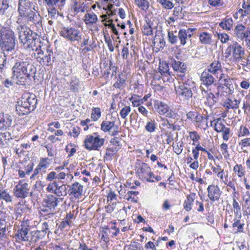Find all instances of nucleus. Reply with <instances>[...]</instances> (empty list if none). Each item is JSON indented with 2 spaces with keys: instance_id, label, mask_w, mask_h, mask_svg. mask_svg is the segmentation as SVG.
<instances>
[{
  "instance_id": "nucleus-7",
  "label": "nucleus",
  "mask_w": 250,
  "mask_h": 250,
  "mask_svg": "<svg viewBox=\"0 0 250 250\" xmlns=\"http://www.w3.org/2000/svg\"><path fill=\"white\" fill-rule=\"evenodd\" d=\"M192 84V82L184 79L178 86L175 87L176 94L184 100H188L193 95L191 90Z\"/></svg>"
},
{
  "instance_id": "nucleus-51",
  "label": "nucleus",
  "mask_w": 250,
  "mask_h": 250,
  "mask_svg": "<svg viewBox=\"0 0 250 250\" xmlns=\"http://www.w3.org/2000/svg\"><path fill=\"white\" fill-rule=\"evenodd\" d=\"M233 170L235 172H237L239 177L241 178L245 175V170L241 165H236L233 167Z\"/></svg>"
},
{
  "instance_id": "nucleus-35",
  "label": "nucleus",
  "mask_w": 250,
  "mask_h": 250,
  "mask_svg": "<svg viewBox=\"0 0 250 250\" xmlns=\"http://www.w3.org/2000/svg\"><path fill=\"white\" fill-rule=\"evenodd\" d=\"M246 29V26L243 24L241 23L238 24L234 29V36L240 39L241 38L244 37V35H243V33Z\"/></svg>"
},
{
  "instance_id": "nucleus-8",
  "label": "nucleus",
  "mask_w": 250,
  "mask_h": 250,
  "mask_svg": "<svg viewBox=\"0 0 250 250\" xmlns=\"http://www.w3.org/2000/svg\"><path fill=\"white\" fill-rule=\"evenodd\" d=\"M60 34L67 40L72 42L80 41L82 39L80 31L73 27H63L61 29Z\"/></svg>"
},
{
  "instance_id": "nucleus-53",
  "label": "nucleus",
  "mask_w": 250,
  "mask_h": 250,
  "mask_svg": "<svg viewBox=\"0 0 250 250\" xmlns=\"http://www.w3.org/2000/svg\"><path fill=\"white\" fill-rule=\"evenodd\" d=\"M145 128L149 132H154L156 129L155 121L151 120L148 122L145 126Z\"/></svg>"
},
{
  "instance_id": "nucleus-16",
  "label": "nucleus",
  "mask_w": 250,
  "mask_h": 250,
  "mask_svg": "<svg viewBox=\"0 0 250 250\" xmlns=\"http://www.w3.org/2000/svg\"><path fill=\"white\" fill-rule=\"evenodd\" d=\"M208 196L211 201H218L221 195V191L217 185H210L207 188Z\"/></svg>"
},
{
  "instance_id": "nucleus-54",
  "label": "nucleus",
  "mask_w": 250,
  "mask_h": 250,
  "mask_svg": "<svg viewBox=\"0 0 250 250\" xmlns=\"http://www.w3.org/2000/svg\"><path fill=\"white\" fill-rule=\"evenodd\" d=\"M130 111V107L129 106H125L121 110L120 112V116L123 119H125L126 118V116L128 115Z\"/></svg>"
},
{
  "instance_id": "nucleus-4",
  "label": "nucleus",
  "mask_w": 250,
  "mask_h": 250,
  "mask_svg": "<svg viewBox=\"0 0 250 250\" xmlns=\"http://www.w3.org/2000/svg\"><path fill=\"white\" fill-rule=\"evenodd\" d=\"M17 23L18 25L16 26V31L18 34L19 39L21 43L25 46L26 44H28V41L32 38L33 35L36 33L31 30L27 26L21 24V19H18Z\"/></svg>"
},
{
  "instance_id": "nucleus-6",
  "label": "nucleus",
  "mask_w": 250,
  "mask_h": 250,
  "mask_svg": "<svg viewBox=\"0 0 250 250\" xmlns=\"http://www.w3.org/2000/svg\"><path fill=\"white\" fill-rule=\"evenodd\" d=\"M226 58H229L232 55L233 59L239 62L244 59L245 51L243 48L237 42L228 46L225 51Z\"/></svg>"
},
{
  "instance_id": "nucleus-49",
  "label": "nucleus",
  "mask_w": 250,
  "mask_h": 250,
  "mask_svg": "<svg viewBox=\"0 0 250 250\" xmlns=\"http://www.w3.org/2000/svg\"><path fill=\"white\" fill-rule=\"evenodd\" d=\"M163 8L167 9H171L174 6V4L170 1V0H157Z\"/></svg>"
},
{
  "instance_id": "nucleus-59",
  "label": "nucleus",
  "mask_w": 250,
  "mask_h": 250,
  "mask_svg": "<svg viewBox=\"0 0 250 250\" xmlns=\"http://www.w3.org/2000/svg\"><path fill=\"white\" fill-rule=\"evenodd\" d=\"M168 41L171 44H175L178 41V36L175 35L173 32H168Z\"/></svg>"
},
{
  "instance_id": "nucleus-9",
  "label": "nucleus",
  "mask_w": 250,
  "mask_h": 250,
  "mask_svg": "<svg viewBox=\"0 0 250 250\" xmlns=\"http://www.w3.org/2000/svg\"><path fill=\"white\" fill-rule=\"evenodd\" d=\"M104 139L100 138L99 135H87L84 141V146L89 150H98L104 145Z\"/></svg>"
},
{
  "instance_id": "nucleus-39",
  "label": "nucleus",
  "mask_w": 250,
  "mask_h": 250,
  "mask_svg": "<svg viewBox=\"0 0 250 250\" xmlns=\"http://www.w3.org/2000/svg\"><path fill=\"white\" fill-rule=\"evenodd\" d=\"M136 5L142 10L146 11L149 7V2L147 0H134Z\"/></svg>"
},
{
  "instance_id": "nucleus-26",
  "label": "nucleus",
  "mask_w": 250,
  "mask_h": 250,
  "mask_svg": "<svg viewBox=\"0 0 250 250\" xmlns=\"http://www.w3.org/2000/svg\"><path fill=\"white\" fill-rule=\"evenodd\" d=\"M194 29L188 28L186 31L185 29H180L178 34V38L180 41V44L182 45H185L187 43V40H188V34L189 32H191Z\"/></svg>"
},
{
  "instance_id": "nucleus-28",
  "label": "nucleus",
  "mask_w": 250,
  "mask_h": 250,
  "mask_svg": "<svg viewBox=\"0 0 250 250\" xmlns=\"http://www.w3.org/2000/svg\"><path fill=\"white\" fill-rule=\"evenodd\" d=\"M240 101L236 99L228 98L224 102L223 106L227 108L235 109L238 108Z\"/></svg>"
},
{
  "instance_id": "nucleus-30",
  "label": "nucleus",
  "mask_w": 250,
  "mask_h": 250,
  "mask_svg": "<svg viewBox=\"0 0 250 250\" xmlns=\"http://www.w3.org/2000/svg\"><path fill=\"white\" fill-rule=\"evenodd\" d=\"M233 21L231 18L226 17L219 23V26L224 30H230L232 27Z\"/></svg>"
},
{
  "instance_id": "nucleus-56",
  "label": "nucleus",
  "mask_w": 250,
  "mask_h": 250,
  "mask_svg": "<svg viewBox=\"0 0 250 250\" xmlns=\"http://www.w3.org/2000/svg\"><path fill=\"white\" fill-rule=\"evenodd\" d=\"M48 159L47 158H42L40 159V161L39 164H38V166L42 169H46L48 166H49V163L48 162Z\"/></svg>"
},
{
  "instance_id": "nucleus-36",
  "label": "nucleus",
  "mask_w": 250,
  "mask_h": 250,
  "mask_svg": "<svg viewBox=\"0 0 250 250\" xmlns=\"http://www.w3.org/2000/svg\"><path fill=\"white\" fill-rule=\"evenodd\" d=\"M0 200H3L6 203H11L12 201V197L7 189L3 188L0 189Z\"/></svg>"
},
{
  "instance_id": "nucleus-60",
  "label": "nucleus",
  "mask_w": 250,
  "mask_h": 250,
  "mask_svg": "<svg viewBox=\"0 0 250 250\" xmlns=\"http://www.w3.org/2000/svg\"><path fill=\"white\" fill-rule=\"evenodd\" d=\"M217 37L223 43H226L229 40V36L226 33H217Z\"/></svg>"
},
{
  "instance_id": "nucleus-62",
  "label": "nucleus",
  "mask_w": 250,
  "mask_h": 250,
  "mask_svg": "<svg viewBox=\"0 0 250 250\" xmlns=\"http://www.w3.org/2000/svg\"><path fill=\"white\" fill-rule=\"evenodd\" d=\"M117 205L116 202H113L109 204L107 206L105 207L106 212L108 213H111L113 212L115 208V206Z\"/></svg>"
},
{
  "instance_id": "nucleus-11",
  "label": "nucleus",
  "mask_w": 250,
  "mask_h": 250,
  "mask_svg": "<svg viewBox=\"0 0 250 250\" xmlns=\"http://www.w3.org/2000/svg\"><path fill=\"white\" fill-rule=\"evenodd\" d=\"M53 53L51 50L42 51L41 49L34 53V57L40 63L46 65L51 64L54 60Z\"/></svg>"
},
{
  "instance_id": "nucleus-64",
  "label": "nucleus",
  "mask_w": 250,
  "mask_h": 250,
  "mask_svg": "<svg viewBox=\"0 0 250 250\" xmlns=\"http://www.w3.org/2000/svg\"><path fill=\"white\" fill-rule=\"evenodd\" d=\"M239 145L242 147L250 146V138H246L242 139L239 143Z\"/></svg>"
},
{
  "instance_id": "nucleus-37",
  "label": "nucleus",
  "mask_w": 250,
  "mask_h": 250,
  "mask_svg": "<svg viewBox=\"0 0 250 250\" xmlns=\"http://www.w3.org/2000/svg\"><path fill=\"white\" fill-rule=\"evenodd\" d=\"M195 194H189L187 197L186 200L184 202V208L188 211L191 209V206L194 200Z\"/></svg>"
},
{
  "instance_id": "nucleus-19",
  "label": "nucleus",
  "mask_w": 250,
  "mask_h": 250,
  "mask_svg": "<svg viewBox=\"0 0 250 250\" xmlns=\"http://www.w3.org/2000/svg\"><path fill=\"white\" fill-rule=\"evenodd\" d=\"M219 81L226 87L225 92L229 94L233 93L234 88L232 85V81L228 76L224 74H221L220 76Z\"/></svg>"
},
{
  "instance_id": "nucleus-47",
  "label": "nucleus",
  "mask_w": 250,
  "mask_h": 250,
  "mask_svg": "<svg viewBox=\"0 0 250 250\" xmlns=\"http://www.w3.org/2000/svg\"><path fill=\"white\" fill-rule=\"evenodd\" d=\"M9 7L8 0H0V15L5 14Z\"/></svg>"
},
{
  "instance_id": "nucleus-31",
  "label": "nucleus",
  "mask_w": 250,
  "mask_h": 250,
  "mask_svg": "<svg viewBox=\"0 0 250 250\" xmlns=\"http://www.w3.org/2000/svg\"><path fill=\"white\" fill-rule=\"evenodd\" d=\"M200 42L204 44H210L212 42V35L206 32H201L199 35Z\"/></svg>"
},
{
  "instance_id": "nucleus-5",
  "label": "nucleus",
  "mask_w": 250,
  "mask_h": 250,
  "mask_svg": "<svg viewBox=\"0 0 250 250\" xmlns=\"http://www.w3.org/2000/svg\"><path fill=\"white\" fill-rule=\"evenodd\" d=\"M20 17L19 19H21V24L23 23L22 21L24 20L28 24L31 26L34 25L39 30H42L43 29L42 24L43 18L38 13L30 10L27 12L25 16H20Z\"/></svg>"
},
{
  "instance_id": "nucleus-17",
  "label": "nucleus",
  "mask_w": 250,
  "mask_h": 250,
  "mask_svg": "<svg viewBox=\"0 0 250 250\" xmlns=\"http://www.w3.org/2000/svg\"><path fill=\"white\" fill-rule=\"evenodd\" d=\"M213 75L212 73L205 70L201 74L200 80L203 84L208 87L216 82V79Z\"/></svg>"
},
{
  "instance_id": "nucleus-29",
  "label": "nucleus",
  "mask_w": 250,
  "mask_h": 250,
  "mask_svg": "<svg viewBox=\"0 0 250 250\" xmlns=\"http://www.w3.org/2000/svg\"><path fill=\"white\" fill-rule=\"evenodd\" d=\"M30 241L31 243H36L39 240L42 239L45 235V232L43 231L34 230L30 233Z\"/></svg>"
},
{
  "instance_id": "nucleus-27",
  "label": "nucleus",
  "mask_w": 250,
  "mask_h": 250,
  "mask_svg": "<svg viewBox=\"0 0 250 250\" xmlns=\"http://www.w3.org/2000/svg\"><path fill=\"white\" fill-rule=\"evenodd\" d=\"M46 4L49 7H58L62 10L65 4L66 0H44Z\"/></svg>"
},
{
  "instance_id": "nucleus-57",
  "label": "nucleus",
  "mask_w": 250,
  "mask_h": 250,
  "mask_svg": "<svg viewBox=\"0 0 250 250\" xmlns=\"http://www.w3.org/2000/svg\"><path fill=\"white\" fill-rule=\"evenodd\" d=\"M117 150L114 147H109L107 148L104 159H106V160L111 159L113 154Z\"/></svg>"
},
{
  "instance_id": "nucleus-55",
  "label": "nucleus",
  "mask_w": 250,
  "mask_h": 250,
  "mask_svg": "<svg viewBox=\"0 0 250 250\" xmlns=\"http://www.w3.org/2000/svg\"><path fill=\"white\" fill-rule=\"evenodd\" d=\"M238 133V136L239 137L247 136L250 134V131L249 129L246 126L242 125L240 126Z\"/></svg>"
},
{
  "instance_id": "nucleus-3",
  "label": "nucleus",
  "mask_w": 250,
  "mask_h": 250,
  "mask_svg": "<svg viewBox=\"0 0 250 250\" xmlns=\"http://www.w3.org/2000/svg\"><path fill=\"white\" fill-rule=\"evenodd\" d=\"M15 33L11 29L5 27L0 29V47L4 55L15 49Z\"/></svg>"
},
{
  "instance_id": "nucleus-63",
  "label": "nucleus",
  "mask_w": 250,
  "mask_h": 250,
  "mask_svg": "<svg viewBox=\"0 0 250 250\" xmlns=\"http://www.w3.org/2000/svg\"><path fill=\"white\" fill-rule=\"evenodd\" d=\"M220 146L221 150L224 157L226 158L229 156V154L228 150V145L226 143H222Z\"/></svg>"
},
{
  "instance_id": "nucleus-14",
  "label": "nucleus",
  "mask_w": 250,
  "mask_h": 250,
  "mask_svg": "<svg viewBox=\"0 0 250 250\" xmlns=\"http://www.w3.org/2000/svg\"><path fill=\"white\" fill-rule=\"evenodd\" d=\"M101 129L104 132H108L112 136H115L119 133V127L115 125V122L103 121L101 125Z\"/></svg>"
},
{
  "instance_id": "nucleus-40",
  "label": "nucleus",
  "mask_w": 250,
  "mask_h": 250,
  "mask_svg": "<svg viewBox=\"0 0 250 250\" xmlns=\"http://www.w3.org/2000/svg\"><path fill=\"white\" fill-rule=\"evenodd\" d=\"M80 81L76 77H72L70 83V89L73 92H78L79 89Z\"/></svg>"
},
{
  "instance_id": "nucleus-20",
  "label": "nucleus",
  "mask_w": 250,
  "mask_h": 250,
  "mask_svg": "<svg viewBox=\"0 0 250 250\" xmlns=\"http://www.w3.org/2000/svg\"><path fill=\"white\" fill-rule=\"evenodd\" d=\"M32 3L29 0H19L18 11L20 16H24L31 10Z\"/></svg>"
},
{
  "instance_id": "nucleus-50",
  "label": "nucleus",
  "mask_w": 250,
  "mask_h": 250,
  "mask_svg": "<svg viewBox=\"0 0 250 250\" xmlns=\"http://www.w3.org/2000/svg\"><path fill=\"white\" fill-rule=\"evenodd\" d=\"M159 69L162 75L165 76H169L170 75L169 67L167 63L162 64L161 65H160Z\"/></svg>"
},
{
  "instance_id": "nucleus-32",
  "label": "nucleus",
  "mask_w": 250,
  "mask_h": 250,
  "mask_svg": "<svg viewBox=\"0 0 250 250\" xmlns=\"http://www.w3.org/2000/svg\"><path fill=\"white\" fill-rule=\"evenodd\" d=\"M153 43L156 45L159 48L163 49L165 46V41L161 33H158L155 35L153 40Z\"/></svg>"
},
{
  "instance_id": "nucleus-34",
  "label": "nucleus",
  "mask_w": 250,
  "mask_h": 250,
  "mask_svg": "<svg viewBox=\"0 0 250 250\" xmlns=\"http://www.w3.org/2000/svg\"><path fill=\"white\" fill-rule=\"evenodd\" d=\"M40 211L42 215L45 216V219L53 217L55 214V210H53L50 208L44 207V205L41 208Z\"/></svg>"
},
{
  "instance_id": "nucleus-13",
  "label": "nucleus",
  "mask_w": 250,
  "mask_h": 250,
  "mask_svg": "<svg viewBox=\"0 0 250 250\" xmlns=\"http://www.w3.org/2000/svg\"><path fill=\"white\" fill-rule=\"evenodd\" d=\"M29 187L26 183H22L20 181L13 189L14 195L17 198L24 199L29 194Z\"/></svg>"
},
{
  "instance_id": "nucleus-44",
  "label": "nucleus",
  "mask_w": 250,
  "mask_h": 250,
  "mask_svg": "<svg viewBox=\"0 0 250 250\" xmlns=\"http://www.w3.org/2000/svg\"><path fill=\"white\" fill-rule=\"evenodd\" d=\"M101 116V109L99 107H93L92 109L91 118L93 121H97Z\"/></svg>"
},
{
  "instance_id": "nucleus-15",
  "label": "nucleus",
  "mask_w": 250,
  "mask_h": 250,
  "mask_svg": "<svg viewBox=\"0 0 250 250\" xmlns=\"http://www.w3.org/2000/svg\"><path fill=\"white\" fill-rule=\"evenodd\" d=\"M170 64L173 70L178 73H180L179 76L182 81H184L185 78V74L187 71V65L184 62L179 60L172 59L170 62Z\"/></svg>"
},
{
  "instance_id": "nucleus-12",
  "label": "nucleus",
  "mask_w": 250,
  "mask_h": 250,
  "mask_svg": "<svg viewBox=\"0 0 250 250\" xmlns=\"http://www.w3.org/2000/svg\"><path fill=\"white\" fill-rule=\"evenodd\" d=\"M47 191L56 195L57 196H64L67 194V188L64 184L60 185L59 182L54 181L49 183L46 188Z\"/></svg>"
},
{
  "instance_id": "nucleus-38",
  "label": "nucleus",
  "mask_w": 250,
  "mask_h": 250,
  "mask_svg": "<svg viewBox=\"0 0 250 250\" xmlns=\"http://www.w3.org/2000/svg\"><path fill=\"white\" fill-rule=\"evenodd\" d=\"M235 195H234V197L233 198V202H232V206L233 208V212L234 214V217H237L239 218H241L242 214L241 212V207L239 204V203L236 201L235 198H234Z\"/></svg>"
},
{
  "instance_id": "nucleus-2",
  "label": "nucleus",
  "mask_w": 250,
  "mask_h": 250,
  "mask_svg": "<svg viewBox=\"0 0 250 250\" xmlns=\"http://www.w3.org/2000/svg\"><path fill=\"white\" fill-rule=\"evenodd\" d=\"M37 104L36 96L32 93H25L21 96L16 106V111L19 116H23L34 110Z\"/></svg>"
},
{
  "instance_id": "nucleus-45",
  "label": "nucleus",
  "mask_w": 250,
  "mask_h": 250,
  "mask_svg": "<svg viewBox=\"0 0 250 250\" xmlns=\"http://www.w3.org/2000/svg\"><path fill=\"white\" fill-rule=\"evenodd\" d=\"M207 119L205 117L203 116L202 115L197 114L195 117V119L194 120V125L200 128L202 127V124Z\"/></svg>"
},
{
  "instance_id": "nucleus-22",
  "label": "nucleus",
  "mask_w": 250,
  "mask_h": 250,
  "mask_svg": "<svg viewBox=\"0 0 250 250\" xmlns=\"http://www.w3.org/2000/svg\"><path fill=\"white\" fill-rule=\"evenodd\" d=\"M41 41L39 37H37L36 34H33V37L30 41H28V44H26L25 47L31 49L33 51L37 52V50H40L41 48Z\"/></svg>"
},
{
  "instance_id": "nucleus-24",
  "label": "nucleus",
  "mask_w": 250,
  "mask_h": 250,
  "mask_svg": "<svg viewBox=\"0 0 250 250\" xmlns=\"http://www.w3.org/2000/svg\"><path fill=\"white\" fill-rule=\"evenodd\" d=\"M12 121V119L10 115H0V130L6 129L11 125Z\"/></svg>"
},
{
  "instance_id": "nucleus-25",
  "label": "nucleus",
  "mask_w": 250,
  "mask_h": 250,
  "mask_svg": "<svg viewBox=\"0 0 250 250\" xmlns=\"http://www.w3.org/2000/svg\"><path fill=\"white\" fill-rule=\"evenodd\" d=\"M214 76H216L219 71L222 72V65L218 61H213L207 70Z\"/></svg>"
},
{
  "instance_id": "nucleus-1",
  "label": "nucleus",
  "mask_w": 250,
  "mask_h": 250,
  "mask_svg": "<svg viewBox=\"0 0 250 250\" xmlns=\"http://www.w3.org/2000/svg\"><path fill=\"white\" fill-rule=\"evenodd\" d=\"M12 70V78L15 83L19 85H25L28 80H35L37 71L36 67L29 58L15 59Z\"/></svg>"
},
{
  "instance_id": "nucleus-61",
  "label": "nucleus",
  "mask_w": 250,
  "mask_h": 250,
  "mask_svg": "<svg viewBox=\"0 0 250 250\" xmlns=\"http://www.w3.org/2000/svg\"><path fill=\"white\" fill-rule=\"evenodd\" d=\"M105 43L107 44L109 51L111 52L114 50V47L112 44L111 40L109 37H107L105 35L104 36Z\"/></svg>"
},
{
  "instance_id": "nucleus-41",
  "label": "nucleus",
  "mask_w": 250,
  "mask_h": 250,
  "mask_svg": "<svg viewBox=\"0 0 250 250\" xmlns=\"http://www.w3.org/2000/svg\"><path fill=\"white\" fill-rule=\"evenodd\" d=\"M240 219L237 217L234 218V223L232 224V226L233 228H237L235 232H242L243 231L244 224L241 223Z\"/></svg>"
},
{
  "instance_id": "nucleus-58",
  "label": "nucleus",
  "mask_w": 250,
  "mask_h": 250,
  "mask_svg": "<svg viewBox=\"0 0 250 250\" xmlns=\"http://www.w3.org/2000/svg\"><path fill=\"white\" fill-rule=\"evenodd\" d=\"M222 134V137L224 140L228 141L229 139V135L230 132V130L229 128H228L226 126L224 127V128L221 131Z\"/></svg>"
},
{
  "instance_id": "nucleus-52",
  "label": "nucleus",
  "mask_w": 250,
  "mask_h": 250,
  "mask_svg": "<svg viewBox=\"0 0 250 250\" xmlns=\"http://www.w3.org/2000/svg\"><path fill=\"white\" fill-rule=\"evenodd\" d=\"M125 82V79L120 75L117 82L113 84V87L122 89L124 88V84Z\"/></svg>"
},
{
  "instance_id": "nucleus-46",
  "label": "nucleus",
  "mask_w": 250,
  "mask_h": 250,
  "mask_svg": "<svg viewBox=\"0 0 250 250\" xmlns=\"http://www.w3.org/2000/svg\"><path fill=\"white\" fill-rule=\"evenodd\" d=\"M208 4L212 7L219 9L224 5V0H208Z\"/></svg>"
},
{
  "instance_id": "nucleus-33",
  "label": "nucleus",
  "mask_w": 250,
  "mask_h": 250,
  "mask_svg": "<svg viewBox=\"0 0 250 250\" xmlns=\"http://www.w3.org/2000/svg\"><path fill=\"white\" fill-rule=\"evenodd\" d=\"M84 21L86 25H92L96 23L98 18L93 12L86 13L84 16Z\"/></svg>"
},
{
  "instance_id": "nucleus-21",
  "label": "nucleus",
  "mask_w": 250,
  "mask_h": 250,
  "mask_svg": "<svg viewBox=\"0 0 250 250\" xmlns=\"http://www.w3.org/2000/svg\"><path fill=\"white\" fill-rule=\"evenodd\" d=\"M29 229L27 226L24 225H21V228L19 229L16 234V238L17 241H29L28 236Z\"/></svg>"
},
{
  "instance_id": "nucleus-10",
  "label": "nucleus",
  "mask_w": 250,
  "mask_h": 250,
  "mask_svg": "<svg viewBox=\"0 0 250 250\" xmlns=\"http://www.w3.org/2000/svg\"><path fill=\"white\" fill-rule=\"evenodd\" d=\"M138 166V167H136V173L139 179L149 182H154V181L150 179L153 176V173L151 172L150 167L145 163L139 164Z\"/></svg>"
},
{
  "instance_id": "nucleus-48",
  "label": "nucleus",
  "mask_w": 250,
  "mask_h": 250,
  "mask_svg": "<svg viewBox=\"0 0 250 250\" xmlns=\"http://www.w3.org/2000/svg\"><path fill=\"white\" fill-rule=\"evenodd\" d=\"M169 109V106L163 102H160L158 105V112L161 115H165Z\"/></svg>"
},
{
  "instance_id": "nucleus-18",
  "label": "nucleus",
  "mask_w": 250,
  "mask_h": 250,
  "mask_svg": "<svg viewBox=\"0 0 250 250\" xmlns=\"http://www.w3.org/2000/svg\"><path fill=\"white\" fill-rule=\"evenodd\" d=\"M62 201V198H59L53 195H48L43 201V204L44 207L50 208L53 210H56V208L58 206V203Z\"/></svg>"
},
{
  "instance_id": "nucleus-23",
  "label": "nucleus",
  "mask_w": 250,
  "mask_h": 250,
  "mask_svg": "<svg viewBox=\"0 0 250 250\" xmlns=\"http://www.w3.org/2000/svg\"><path fill=\"white\" fill-rule=\"evenodd\" d=\"M69 191L70 195L74 196L76 198H79L83 195V186L79 182H76L70 186Z\"/></svg>"
},
{
  "instance_id": "nucleus-43",
  "label": "nucleus",
  "mask_w": 250,
  "mask_h": 250,
  "mask_svg": "<svg viewBox=\"0 0 250 250\" xmlns=\"http://www.w3.org/2000/svg\"><path fill=\"white\" fill-rule=\"evenodd\" d=\"M214 124H213V122H211V125L213 126L214 130L217 132H220L226 126L221 121L220 119H217L214 121Z\"/></svg>"
},
{
  "instance_id": "nucleus-42",
  "label": "nucleus",
  "mask_w": 250,
  "mask_h": 250,
  "mask_svg": "<svg viewBox=\"0 0 250 250\" xmlns=\"http://www.w3.org/2000/svg\"><path fill=\"white\" fill-rule=\"evenodd\" d=\"M142 32L146 36L151 35L153 33L152 27L149 22L146 21L143 25Z\"/></svg>"
}]
</instances>
